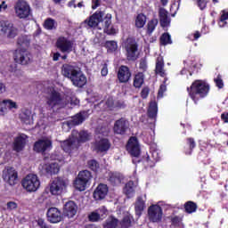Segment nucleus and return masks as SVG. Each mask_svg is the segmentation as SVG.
Listing matches in <instances>:
<instances>
[{
	"label": "nucleus",
	"mask_w": 228,
	"mask_h": 228,
	"mask_svg": "<svg viewBox=\"0 0 228 228\" xmlns=\"http://www.w3.org/2000/svg\"><path fill=\"white\" fill-rule=\"evenodd\" d=\"M167 92V86L165 85H160L159 89V95H163Z\"/></svg>",
	"instance_id": "63"
},
{
	"label": "nucleus",
	"mask_w": 228,
	"mask_h": 228,
	"mask_svg": "<svg viewBox=\"0 0 228 228\" xmlns=\"http://www.w3.org/2000/svg\"><path fill=\"white\" fill-rule=\"evenodd\" d=\"M46 216L50 224H60V222H63L64 218L63 213L55 207L48 208Z\"/></svg>",
	"instance_id": "15"
},
{
	"label": "nucleus",
	"mask_w": 228,
	"mask_h": 228,
	"mask_svg": "<svg viewBox=\"0 0 228 228\" xmlns=\"http://www.w3.org/2000/svg\"><path fill=\"white\" fill-rule=\"evenodd\" d=\"M55 45L63 54H70L74 48V43L63 36L57 38Z\"/></svg>",
	"instance_id": "12"
},
{
	"label": "nucleus",
	"mask_w": 228,
	"mask_h": 228,
	"mask_svg": "<svg viewBox=\"0 0 228 228\" xmlns=\"http://www.w3.org/2000/svg\"><path fill=\"white\" fill-rule=\"evenodd\" d=\"M53 149V141L50 139H39L34 143L33 150L35 152H38L43 156H45V152H49Z\"/></svg>",
	"instance_id": "13"
},
{
	"label": "nucleus",
	"mask_w": 228,
	"mask_h": 228,
	"mask_svg": "<svg viewBox=\"0 0 228 228\" xmlns=\"http://www.w3.org/2000/svg\"><path fill=\"white\" fill-rule=\"evenodd\" d=\"M2 104L4 108H5V113L8 111V110H17V108H19V106H17V102L12 100H3Z\"/></svg>",
	"instance_id": "46"
},
{
	"label": "nucleus",
	"mask_w": 228,
	"mask_h": 228,
	"mask_svg": "<svg viewBox=\"0 0 228 228\" xmlns=\"http://www.w3.org/2000/svg\"><path fill=\"white\" fill-rule=\"evenodd\" d=\"M118 225V220L115 216H111L103 224V228H117Z\"/></svg>",
	"instance_id": "41"
},
{
	"label": "nucleus",
	"mask_w": 228,
	"mask_h": 228,
	"mask_svg": "<svg viewBox=\"0 0 228 228\" xmlns=\"http://www.w3.org/2000/svg\"><path fill=\"white\" fill-rule=\"evenodd\" d=\"M28 135L26 134H20L14 138L12 142V151L15 152H22L26 149L28 143Z\"/></svg>",
	"instance_id": "17"
},
{
	"label": "nucleus",
	"mask_w": 228,
	"mask_h": 228,
	"mask_svg": "<svg viewBox=\"0 0 228 228\" xmlns=\"http://www.w3.org/2000/svg\"><path fill=\"white\" fill-rule=\"evenodd\" d=\"M101 74H102V76H103V77H106V76H108V64H103V66H102V70H101Z\"/></svg>",
	"instance_id": "61"
},
{
	"label": "nucleus",
	"mask_w": 228,
	"mask_h": 228,
	"mask_svg": "<svg viewBox=\"0 0 228 228\" xmlns=\"http://www.w3.org/2000/svg\"><path fill=\"white\" fill-rule=\"evenodd\" d=\"M77 130H73L68 139L61 141V147L64 152L72 154V151H77Z\"/></svg>",
	"instance_id": "7"
},
{
	"label": "nucleus",
	"mask_w": 228,
	"mask_h": 228,
	"mask_svg": "<svg viewBox=\"0 0 228 228\" xmlns=\"http://www.w3.org/2000/svg\"><path fill=\"white\" fill-rule=\"evenodd\" d=\"M65 188H67V182H65V179L56 177L50 183L49 191L51 195L58 196L63 193V190H65Z\"/></svg>",
	"instance_id": "9"
},
{
	"label": "nucleus",
	"mask_w": 228,
	"mask_h": 228,
	"mask_svg": "<svg viewBox=\"0 0 228 228\" xmlns=\"http://www.w3.org/2000/svg\"><path fill=\"white\" fill-rule=\"evenodd\" d=\"M88 112L82 110L77 113L75 116L72 117L71 124L72 126H80L83 122L86 120V117Z\"/></svg>",
	"instance_id": "31"
},
{
	"label": "nucleus",
	"mask_w": 228,
	"mask_h": 228,
	"mask_svg": "<svg viewBox=\"0 0 228 228\" xmlns=\"http://www.w3.org/2000/svg\"><path fill=\"white\" fill-rule=\"evenodd\" d=\"M45 29H47L48 31H53V29H57L58 28V22L54 20V19L47 18L44 24H43Z\"/></svg>",
	"instance_id": "37"
},
{
	"label": "nucleus",
	"mask_w": 228,
	"mask_h": 228,
	"mask_svg": "<svg viewBox=\"0 0 228 228\" xmlns=\"http://www.w3.org/2000/svg\"><path fill=\"white\" fill-rule=\"evenodd\" d=\"M135 213H142L145 209V201L142 196L138 197L134 206Z\"/></svg>",
	"instance_id": "44"
},
{
	"label": "nucleus",
	"mask_w": 228,
	"mask_h": 228,
	"mask_svg": "<svg viewBox=\"0 0 228 228\" xmlns=\"http://www.w3.org/2000/svg\"><path fill=\"white\" fill-rule=\"evenodd\" d=\"M87 167L90 170L97 174L99 172V168H101V166L99 165V162L95 159H91L87 161Z\"/></svg>",
	"instance_id": "48"
},
{
	"label": "nucleus",
	"mask_w": 228,
	"mask_h": 228,
	"mask_svg": "<svg viewBox=\"0 0 228 228\" xmlns=\"http://www.w3.org/2000/svg\"><path fill=\"white\" fill-rule=\"evenodd\" d=\"M211 87L206 80H194L191 86L187 87L189 97L193 101L194 104H199V101L206 99L209 94Z\"/></svg>",
	"instance_id": "2"
},
{
	"label": "nucleus",
	"mask_w": 228,
	"mask_h": 228,
	"mask_svg": "<svg viewBox=\"0 0 228 228\" xmlns=\"http://www.w3.org/2000/svg\"><path fill=\"white\" fill-rule=\"evenodd\" d=\"M197 147V142L193 137H188L185 140V145L183 146V152L186 156H191L193 150Z\"/></svg>",
	"instance_id": "26"
},
{
	"label": "nucleus",
	"mask_w": 228,
	"mask_h": 228,
	"mask_svg": "<svg viewBox=\"0 0 228 228\" xmlns=\"http://www.w3.org/2000/svg\"><path fill=\"white\" fill-rule=\"evenodd\" d=\"M77 176L84 182H86L87 184L90 185V181H92V178L94 177L92 175V172H90L89 170H82L80 172H78Z\"/></svg>",
	"instance_id": "38"
},
{
	"label": "nucleus",
	"mask_w": 228,
	"mask_h": 228,
	"mask_svg": "<svg viewBox=\"0 0 228 228\" xmlns=\"http://www.w3.org/2000/svg\"><path fill=\"white\" fill-rule=\"evenodd\" d=\"M69 104L65 96L61 93L53 90L46 97V108L48 110H60Z\"/></svg>",
	"instance_id": "3"
},
{
	"label": "nucleus",
	"mask_w": 228,
	"mask_h": 228,
	"mask_svg": "<svg viewBox=\"0 0 228 228\" xmlns=\"http://www.w3.org/2000/svg\"><path fill=\"white\" fill-rule=\"evenodd\" d=\"M196 1L200 10H206V7L208 6V0H196Z\"/></svg>",
	"instance_id": "56"
},
{
	"label": "nucleus",
	"mask_w": 228,
	"mask_h": 228,
	"mask_svg": "<svg viewBox=\"0 0 228 228\" xmlns=\"http://www.w3.org/2000/svg\"><path fill=\"white\" fill-rule=\"evenodd\" d=\"M148 217L150 222L159 224L163 219V208L159 205H151L148 208Z\"/></svg>",
	"instance_id": "11"
},
{
	"label": "nucleus",
	"mask_w": 228,
	"mask_h": 228,
	"mask_svg": "<svg viewBox=\"0 0 228 228\" xmlns=\"http://www.w3.org/2000/svg\"><path fill=\"white\" fill-rule=\"evenodd\" d=\"M79 69H80L77 66L65 63L61 67V74L62 76H64V77L70 79L73 76H75L78 72Z\"/></svg>",
	"instance_id": "24"
},
{
	"label": "nucleus",
	"mask_w": 228,
	"mask_h": 228,
	"mask_svg": "<svg viewBox=\"0 0 228 228\" xmlns=\"http://www.w3.org/2000/svg\"><path fill=\"white\" fill-rule=\"evenodd\" d=\"M108 191V185L104 183H100L94 191V198L95 199V200H102V199H106Z\"/></svg>",
	"instance_id": "25"
},
{
	"label": "nucleus",
	"mask_w": 228,
	"mask_h": 228,
	"mask_svg": "<svg viewBox=\"0 0 228 228\" xmlns=\"http://www.w3.org/2000/svg\"><path fill=\"white\" fill-rule=\"evenodd\" d=\"M7 209H17V204L15 203V201H9L7 203Z\"/></svg>",
	"instance_id": "60"
},
{
	"label": "nucleus",
	"mask_w": 228,
	"mask_h": 228,
	"mask_svg": "<svg viewBox=\"0 0 228 228\" xmlns=\"http://www.w3.org/2000/svg\"><path fill=\"white\" fill-rule=\"evenodd\" d=\"M123 192L128 199H131L133 195H134V182L129 181L126 183L125 187L123 188Z\"/></svg>",
	"instance_id": "35"
},
{
	"label": "nucleus",
	"mask_w": 228,
	"mask_h": 228,
	"mask_svg": "<svg viewBox=\"0 0 228 228\" xmlns=\"http://www.w3.org/2000/svg\"><path fill=\"white\" fill-rule=\"evenodd\" d=\"M214 83L217 88H224V80L222 79V75L218 74L217 77L214 79Z\"/></svg>",
	"instance_id": "51"
},
{
	"label": "nucleus",
	"mask_w": 228,
	"mask_h": 228,
	"mask_svg": "<svg viewBox=\"0 0 228 228\" xmlns=\"http://www.w3.org/2000/svg\"><path fill=\"white\" fill-rule=\"evenodd\" d=\"M6 113V108L3 105V102H0V115H4Z\"/></svg>",
	"instance_id": "64"
},
{
	"label": "nucleus",
	"mask_w": 228,
	"mask_h": 228,
	"mask_svg": "<svg viewBox=\"0 0 228 228\" xmlns=\"http://www.w3.org/2000/svg\"><path fill=\"white\" fill-rule=\"evenodd\" d=\"M131 69L126 65H121L117 73V77L119 83H129L131 81Z\"/></svg>",
	"instance_id": "19"
},
{
	"label": "nucleus",
	"mask_w": 228,
	"mask_h": 228,
	"mask_svg": "<svg viewBox=\"0 0 228 228\" xmlns=\"http://www.w3.org/2000/svg\"><path fill=\"white\" fill-rule=\"evenodd\" d=\"M146 163L144 165V168H154L156 167V162L151 159V157H146L145 159Z\"/></svg>",
	"instance_id": "52"
},
{
	"label": "nucleus",
	"mask_w": 228,
	"mask_h": 228,
	"mask_svg": "<svg viewBox=\"0 0 228 228\" xmlns=\"http://www.w3.org/2000/svg\"><path fill=\"white\" fill-rule=\"evenodd\" d=\"M94 149L96 152H108L111 149V142L108 138H101L94 142Z\"/></svg>",
	"instance_id": "20"
},
{
	"label": "nucleus",
	"mask_w": 228,
	"mask_h": 228,
	"mask_svg": "<svg viewBox=\"0 0 228 228\" xmlns=\"http://www.w3.org/2000/svg\"><path fill=\"white\" fill-rule=\"evenodd\" d=\"M114 108H118V110H124V108H126V102H124V101H117L114 103Z\"/></svg>",
	"instance_id": "58"
},
{
	"label": "nucleus",
	"mask_w": 228,
	"mask_h": 228,
	"mask_svg": "<svg viewBox=\"0 0 228 228\" xmlns=\"http://www.w3.org/2000/svg\"><path fill=\"white\" fill-rule=\"evenodd\" d=\"M122 175L118 172H110L108 175V181L111 186H118V184H121L122 183Z\"/></svg>",
	"instance_id": "28"
},
{
	"label": "nucleus",
	"mask_w": 228,
	"mask_h": 228,
	"mask_svg": "<svg viewBox=\"0 0 228 228\" xmlns=\"http://www.w3.org/2000/svg\"><path fill=\"white\" fill-rule=\"evenodd\" d=\"M105 104L107 108H115V101L111 97L107 99V101L105 102Z\"/></svg>",
	"instance_id": "59"
},
{
	"label": "nucleus",
	"mask_w": 228,
	"mask_h": 228,
	"mask_svg": "<svg viewBox=\"0 0 228 228\" xmlns=\"http://www.w3.org/2000/svg\"><path fill=\"white\" fill-rule=\"evenodd\" d=\"M88 186L90 185L84 182V180H82L79 176H77L73 181V187L75 190H77V191H85Z\"/></svg>",
	"instance_id": "33"
},
{
	"label": "nucleus",
	"mask_w": 228,
	"mask_h": 228,
	"mask_svg": "<svg viewBox=\"0 0 228 228\" xmlns=\"http://www.w3.org/2000/svg\"><path fill=\"white\" fill-rule=\"evenodd\" d=\"M147 116L151 120H154V122H156V118H158V102L156 101L150 102Z\"/></svg>",
	"instance_id": "29"
},
{
	"label": "nucleus",
	"mask_w": 228,
	"mask_h": 228,
	"mask_svg": "<svg viewBox=\"0 0 228 228\" xmlns=\"http://www.w3.org/2000/svg\"><path fill=\"white\" fill-rule=\"evenodd\" d=\"M158 19L154 18L148 21L147 23V34L152 35L154 33V30L156 29L158 24H159Z\"/></svg>",
	"instance_id": "42"
},
{
	"label": "nucleus",
	"mask_w": 228,
	"mask_h": 228,
	"mask_svg": "<svg viewBox=\"0 0 228 228\" xmlns=\"http://www.w3.org/2000/svg\"><path fill=\"white\" fill-rule=\"evenodd\" d=\"M89 222H99L101 220V215L96 212H92L89 216Z\"/></svg>",
	"instance_id": "53"
},
{
	"label": "nucleus",
	"mask_w": 228,
	"mask_h": 228,
	"mask_svg": "<svg viewBox=\"0 0 228 228\" xmlns=\"http://www.w3.org/2000/svg\"><path fill=\"white\" fill-rule=\"evenodd\" d=\"M159 42L160 45H172V36L168 32H165L160 36Z\"/></svg>",
	"instance_id": "43"
},
{
	"label": "nucleus",
	"mask_w": 228,
	"mask_h": 228,
	"mask_svg": "<svg viewBox=\"0 0 228 228\" xmlns=\"http://www.w3.org/2000/svg\"><path fill=\"white\" fill-rule=\"evenodd\" d=\"M126 57L127 61H136L140 58L138 41L134 37H128L125 43Z\"/></svg>",
	"instance_id": "4"
},
{
	"label": "nucleus",
	"mask_w": 228,
	"mask_h": 228,
	"mask_svg": "<svg viewBox=\"0 0 228 228\" xmlns=\"http://www.w3.org/2000/svg\"><path fill=\"white\" fill-rule=\"evenodd\" d=\"M159 24L165 29V28L170 27V22H172V19L168 16V11L167 9L160 7L159 9Z\"/></svg>",
	"instance_id": "22"
},
{
	"label": "nucleus",
	"mask_w": 228,
	"mask_h": 228,
	"mask_svg": "<svg viewBox=\"0 0 228 228\" xmlns=\"http://www.w3.org/2000/svg\"><path fill=\"white\" fill-rule=\"evenodd\" d=\"M127 129H129V121L126 118H121L115 121L113 126L114 134L124 136L127 133Z\"/></svg>",
	"instance_id": "16"
},
{
	"label": "nucleus",
	"mask_w": 228,
	"mask_h": 228,
	"mask_svg": "<svg viewBox=\"0 0 228 228\" xmlns=\"http://www.w3.org/2000/svg\"><path fill=\"white\" fill-rule=\"evenodd\" d=\"M150 94H151V88L146 86L142 87L140 95L142 99H147V97H149Z\"/></svg>",
	"instance_id": "54"
},
{
	"label": "nucleus",
	"mask_w": 228,
	"mask_h": 228,
	"mask_svg": "<svg viewBox=\"0 0 228 228\" xmlns=\"http://www.w3.org/2000/svg\"><path fill=\"white\" fill-rule=\"evenodd\" d=\"M77 213V205H76V202L69 200L66 202V204L63 207V216H67L68 218H74L76 216V214Z\"/></svg>",
	"instance_id": "21"
},
{
	"label": "nucleus",
	"mask_w": 228,
	"mask_h": 228,
	"mask_svg": "<svg viewBox=\"0 0 228 228\" xmlns=\"http://www.w3.org/2000/svg\"><path fill=\"white\" fill-rule=\"evenodd\" d=\"M20 118L21 122H23V124H26L27 126L28 124H31V116L30 115L22 113L20 115Z\"/></svg>",
	"instance_id": "50"
},
{
	"label": "nucleus",
	"mask_w": 228,
	"mask_h": 228,
	"mask_svg": "<svg viewBox=\"0 0 228 228\" xmlns=\"http://www.w3.org/2000/svg\"><path fill=\"white\" fill-rule=\"evenodd\" d=\"M126 151L133 158L140 157V144H138V139L136 137H131L126 144Z\"/></svg>",
	"instance_id": "18"
},
{
	"label": "nucleus",
	"mask_w": 228,
	"mask_h": 228,
	"mask_svg": "<svg viewBox=\"0 0 228 228\" xmlns=\"http://www.w3.org/2000/svg\"><path fill=\"white\" fill-rule=\"evenodd\" d=\"M147 69H149V66L147 65V59L142 58L139 63V70H142L141 72L143 74V72H147Z\"/></svg>",
	"instance_id": "49"
},
{
	"label": "nucleus",
	"mask_w": 228,
	"mask_h": 228,
	"mask_svg": "<svg viewBox=\"0 0 228 228\" xmlns=\"http://www.w3.org/2000/svg\"><path fill=\"white\" fill-rule=\"evenodd\" d=\"M43 171L45 175H54L60 172V165L57 162H53L51 164H45L43 167Z\"/></svg>",
	"instance_id": "27"
},
{
	"label": "nucleus",
	"mask_w": 228,
	"mask_h": 228,
	"mask_svg": "<svg viewBox=\"0 0 228 228\" xmlns=\"http://www.w3.org/2000/svg\"><path fill=\"white\" fill-rule=\"evenodd\" d=\"M147 22V16L143 13H140L137 15L135 19V27L138 28V29H142L143 26H145V23Z\"/></svg>",
	"instance_id": "40"
},
{
	"label": "nucleus",
	"mask_w": 228,
	"mask_h": 228,
	"mask_svg": "<svg viewBox=\"0 0 228 228\" xmlns=\"http://www.w3.org/2000/svg\"><path fill=\"white\" fill-rule=\"evenodd\" d=\"M21 186L28 193H33L40 188V179L35 174H28L21 180Z\"/></svg>",
	"instance_id": "5"
},
{
	"label": "nucleus",
	"mask_w": 228,
	"mask_h": 228,
	"mask_svg": "<svg viewBox=\"0 0 228 228\" xmlns=\"http://www.w3.org/2000/svg\"><path fill=\"white\" fill-rule=\"evenodd\" d=\"M145 83V74L143 72H137L134 77L133 86L140 90Z\"/></svg>",
	"instance_id": "32"
},
{
	"label": "nucleus",
	"mask_w": 228,
	"mask_h": 228,
	"mask_svg": "<svg viewBox=\"0 0 228 228\" xmlns=\"http://www.w3.org/2000/svg\"><path fill=\"white\" fill-rule=\"evenodd\" d=\"M14 61L20 65H28L31 61V53L26 49H18L14 52Z\"/></svg>",
	"instance_id": "14"
},
{
	"label": "nucleus",
	"mask_w": 228,
	"mask_h": 228,
	"mask_svg": "<svg viewBox=\"0 0 228 228\" xmlns=\"http://www.w3.org/2000/svg\"><path fill=\"white\" fill-rule=\"evenodd\" d=\"M111 14L107 13L104 17V12L102 11H96L93 15H91L89 18L85 20V24H87L88 28H97L101 22L103 26V32L106 33V35L111 36V35H117V30L115 28L110 27L111 26Z\"/></svg>",
	"instance_id": "1"
},
{
	"label": "nucleus",
	"mask_w": 228,
	"mask_h": 228,
	"mask_svg": "<svg viewBox=\"0 0 228 228\" xmlns=\"http://www.w3.org/2000/svg\"><path fill=\"white\" fill-rule=\"evenodd\" d=\"M14 11L19 19H28V17H29V13H31L29 4L24 0H19L16 3Z\"/></svg>",
	"instance_id": "10"
},
{
	"label": "nucleus",
	"mask_w": 228,
	"mask_h": 228,
	"mask_svg": "<svg viewBox=\"0 0 228 228\" xmlns=\"http://www.w3.org/2000/svg\"><path fill=\"white\" fill-rule=\"evenodd\" d=\"M70 81L72 85H74V86H77V88H83V86L87 83L86 76H85L83 71H81V69L70 78Z\"/></svg>",
	"instance_id": "23"
},
{
	"label": "nucleus",
	"mask_w": 228,
	"mask_h": 228,
	"mask_svg": "<svg viewBox=\"0 0 228 228\" xmlns=\"http://www.w3.org/2000/svg\"><path fill=\"white\" fill-rule=\"evenodd\" d=\"M0 33L9 40H13V38L19 35V28L9 20H1Z\"/></svg>",
	"instance_id": "6"
},
{
	"label": "nucleus",
	"mask_w": 228,
	"mask_h": 228,
	"mask_svg": "<svg viewBox=\"0 0 228 228\" xmlns=\"http://www.w3.org/2000/svg\"><path fill=\"white\" fill-rule=\"evenodd\" d=\"M119 224L121 228L133 227V224H134V218L131 214H127L123 217Z\"/></svg>",
	"instance_id": "34"
},
{
	"label": "nucleus",
	"mask_w": 228,
	"mask_h": 228,
	"mask_svg": "<svg viewBox=\"0 0 228 228\" xmlns=\"http://www.w3.org/2000/svg\"><path fill=\"white\" fill-rule=\"evenodd\" d=\"M37 224L40 228H49V226L47 225V223H45V221L43 218H38L37 220Z\"/></svg>",
	"instance_id": "57"
},
{
	"label": "nucleus",
	"mask_w": 228,
	"mask_h": 228,
	"mask_svg": "<svg viewBox=\"0 0 228 228\" xmlns=\"http://www.w3.org/2000/svg\"><path fill=\"white\" fill-rule=\"evenodd\" d=\"M89 140H90V134H88V131L82 130L80 132H77V142L78 143H85Z\"/></svg>",
	"instance_id": "39"
},
{
	"label": "nucleus",
	"mask_w": 228,
	"mask_h": 228,
	"mask_svg": "<svg viewBox=\"0 0 228 228\" xmlns=\"http://www.w3.org/2000/svg\"><path fill=\"white\" fill-rule=\"evenodd\" d=\"M221 120L224 123V124H228V112H223L221 114Z\"/></svg>",
	"instance_id": "62"
},
{
	"label": "nucleus",
	"mask_w": 228,
	"mask_h": 228,
	"mask_svg": "<svg viewBox=\"0 0 228 228\" xmlns=\"http://www.w3.org/2000/svg\"><path fill=\"white\" fill-rule=\"evenodd\" d=\"M199 208V206L194 201L189 200L184 203L183 209L185 213L188 215H191V213H195L197 209Z\"/></svg>",
	"instance_id": "36"
},
{
	"label": "nucleus",
	"mask_w": 228,
	"mask_h": 228,
	"mask_svg": "<svg viewBox=\"0 0 228 228\" xmlns=\"http://www.w3.org/2000/svg\"><path fill=\"white\" fill-rule=\"evenodd\" d=\"M104 47L107 49L108 53H115V51L118 49V45L117 44V41H106Z\"/></svg>",
	"instance_id": "45"
},
{
	"label": "nucleus",
	"mask_w": 228,
	"mask_h": 228,
	"mask_svg": "<svg viewBox=\"0 0 228 228\" xmlns=\"http://www.w3.org/2000/svg\"><path fill=\"white\" fill-rule=\"evenodd\" d=\"M155 73L160 76V77L167 76V73H165V61L161 56L156 60Z\"/></svg>",
	"instance_id": "30"
},
{
	"label": "nucleus",
	"mask_w": 228,
	"mask_h": 228,
	"mask_svg": "<svg viewBox=\"0 0 228 228\" xmlns=\"http://www.w3.org/2000/svg\"><path fill=\"white\" fill-rule=\"evenodd\" d=\"M2 177L10 186H15L19 181V172L15 170V167L8 166L3 170Z\"/></svg>",
	"instance_id": "8"
},
{
	"label": "nucleus",
	"mask_w": 228,
	"mask_h": 228,
	"mask_svg": "<svg viewBox=\"0 0 228 228\" xmlns=\"http://www.w3.org/2000/svg\"><path fill=\"white\" fill-rule=\"evenodd\" d=\"M17 44L20 47H28L31 44V40L28 36H20L17 39Z\"/></svg>",
	"instance_id": "47"
},
{
	"label": "nucleus",
	"mask_w": 228,
	"mask_h": 228,
	"mask_svg": "<svg viewBox=\"0 0 228 228\" xmlns=\"http://www.w3.org/2000/svg\"><path fill=\"white\" fill-rule=\"evenodd\" d=\"M183 222V218L179 216H175L171 218V224L174 225V227H178L179 224Z\"/></svg>",
	"instance_id": "55"
}]
</instances>
